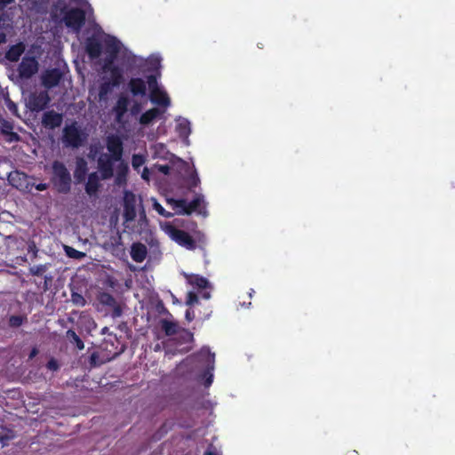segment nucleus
I'll list each match as a JSON object with an SVG mask.
<instances>
[{
  "instance_id": "nucleus-5",
  "label": "nucleus",
  "mask_w": 455,
  "mask_h": 455,
  "mask_svg": "<svg viewBox=\"0 0 455 455\" xmlns=\"http://www.w3.org/2000/svg\"><path fill=\"white\" fill-rule=\"evenodd\" d=\"M63 20L68 28L79 30L85 23V12L81 8H71L64 14Z\"/></svg>"
},
{
  "instance_id": "nucleus-50",
  "label": "nucleus",
  "mask_w": 455,
  "mask_h": 455,
  "mask_svg": "<svg viewBox=\"0 0 455 455\" xmlns=\"http://www.w3.org/2000/svg\"><path fill=\"white\" fill-rule=\"evenodd\" d=\"M8 108L11 111H16L17 110L16 105L13 102H12V101L10 103H8Z\"/></svg>"
},
{
  "instance_id": "nucleus-55",
  "label": "nucleus",
  "mask_w": 455,
  "mask_h": 455,
  "mask_svg": "<svg viewBox=\"0 0 455 455\" xmlns=\"http://www.w3.org/2000/svg\"><path fill=\"white\" fill-rule=\"evenodd\" d=\"M346 455H359L356 451H349L346 453Z\"/></svg>"
},
{
  "instance_id": "nucleus-37",
  "label": "nucleus",
  "mask_w": 455,
  "mask_h": 455,
  "mask_svg": "<svg viewBox=\"0 0 455 455\" xmlns=\"http://www.w3.org/2000/svg\"><path fill=\"white\" fill-rule=\"evenodd\" d=\"M26 319L27 318L22 315H11L9 318V325L12 328H18L22 325Z\"/></svg>"
},
{
  "instance_id": "nucleus-14",
  "label": "nucleus",
  "mask_w": 455,
  "mask_h": 455,
  "mask_svg": "<svg viewBox=\"0 0 455 455\" xmlns=\"http://www.w3.org/2000/svg\"><path fill=\"white\" fill-rule=\"evenodd\" d=\"M131 103V100L127 95L121 94L113 107V112L115 114V120L117 123H122L124 121V116L128 111V107Z\"/></svg>"
},
{
  "instance_id": "nucleus-9",
  "label": "nucleus",
  "mask_w": 455,
  "mask_h": 455,
  "mask_svg": "<svg viewBox=\"0 0 455 455\" xmlns=\"http://www.w3.org/2000/svg\"><path fill=\"white\" fill-rule=\"evenodd\" d=\"M38 71V62L35 57L25 56L18 67L19 76L29 79Z\"/></svg>"
},
{
  "instance_id": "nucleus-46",
  "label": "nucleus",
  "mask_w": 455,
  "mask_h": 455,
  "mask_svg": "<svg viewBox=\"0 0 455 455\" xmlns=\"http://www.w3.org/2000/svg\"><path fill=\"white\" fill-rule=\"evenodd\" d=\"M98 358V355L96 353H92L90 356V363L91 364H95V361Z\"/></svg>"
},
{
  "instance_id": "nucleus-56",
  "label": "nucleus",
  "mask_w": 455,
  "mask_h": 455,
  "mask_svg": "<svg viewBox=\"0 0 455 455\" xmlns=\"http://www.w3.org/2000/svg\"><path fill=\"white\" fill-rule=\"evenodd\" d=\"M210 296H211V295H210V292H208V291H206V292H204V293L203 294V298H204V299H208L210 298Z\"/></svg>"
},
{
  "instance_id": "nucleus-35",
  "label": "nucleus",
  "mask_w": 455,
  "mask_h": 455,
  "mask_svg": "<svg viewBox=\"0 0 455 455\" xmlns=\"http://www.w3.org/2000/svg\"><path fill=\"white\" fill-rule=\"evenodd\" d=\"M145 157L140 154H134L132 158V165L133 169L140 172V168L145 164Z\"/></svg>"
},
{
  "instance_id": "nucleus-57",
  "label": "nucleus",
  "mask_w": 455,
  "mask_h": 455,
  "mask_svg": "<svg viewBox=\"0 0 455 455\" xmlns=\"http://www.w3.org/2000/svg\"><path fill=\"white\" fill-rule=\"evenodd\" d=\"M168 170H169V167H168V166H163V167H162V171H163L164 173H168Z\"/></svg>"
},
{
  "instance_id": "nucleus-33",
  "label": "nucleus",
  "mask_w": 455,
  "mask_h": 455,
  "mask_svg": "<svg viewBox=\"0 0 455 455\" xmlns=\"http://www.w3.org/2000/svg\"><path fill=\"white\" fill-rule=\"evenodd\" d=\"M148 226V220L146 216L145 211L142 209V211L140 212V218L138 220V226L135 228H132V233H142L146 229Z\"/></svg>"
},
{
  "instance_id": "nucleus-34",
  "label": "nucleus",
  "mask_w": 455,
  "mask_h": 455,
  "mask_svg": "<svg viewBox=\"0 0 455 455\" xmlns=\"http://www.w3.org/2000/svg\"><path fill=\"white\" fill-rule=\"evenodd\" d=\"M179 135L182 138H187L191 132L190 124L188 120L180 121L176 127Z\"/></svg>"
},
{
  "instance_id": "nucleus-59",
  "label": "nucleus",
  "mask_w": 455,
  "mask_h": 455,
  "mask_svg": "<svg viewBox=\"0 0 455 455\" xmlns=\"http://www.w3.org/2000/svg\"><path fill=\"white\" fill-rule=\"evenodd\" d=\"M2 120H4L3 115L0 113V123L2 122Z\"/></svg>"
},
{
  "instance_id": "nucleus-3",
  "label": "nucleus",
  "mask_w": 455,
  "mask_h": 455,
  "mask_svg": "<svg viewBox=\"0 0 455 455\" xmlns=\"http://www.w3.org/2000/svg\"><path fill=\"white\" fill-rule=\"evenodd\" d=\"M86 135L83 132L76 122L68 124L63 129L62 142L66 147L78 148L84 140Z\"/></svg>"
},
{
  "instance_id": "nucleus-54",
  "label": "nucleus",
  "mask_w": 455,
  "mask_h": 455,
  "mask_svg": "<svg viewBox=\"0 0 455 455\" xmlns=\"http://www.w3.org/2000/svg\"><path fill=\"white\" fill-rule=\"evenodd\" d=\"M101 333H102V334L109 333V328H108V327H104V328H102V330H101Z\"/></svg>"
},
{
  "instance_id": "nucleus-27",
  "label": "nucleus",
  "mask_w": 455,
  "mask_h": 455,
  "mask_svg": "<svg viewBox=\"0 0 455 455\" xmlns=\"http://www.w3.org/2000/svg\"><path fill=\"white\" fill-rule=\"evenodd\" d=\"M106 49L107 52L111 55V60L116 58L120 50L119 42L116 37L111 36L106 41ZM109 62H112V60Z\"/></svg>"
},
{
  "instance_id": "nucleus-2",
  "label": "nucleus",
  "mask_w": 455,
  "mask_h": 455,
  "mask_svg": "<svg viewBox=\"0 0 455 455\" xmlns=\"http://www.w3.org/2000/svg\"><path fill=\"white\" fill-rule=\"evenodd\" d=\"M51 182L60 193L67 194L71 189L72 179L70 172L66 165L59 160H55L52 164Z\"/></svg>"
},
{
  "instance_id": "nucleus-39",
  "label": "nucleus",
  "mask_w": 455,
  "mask_h": 455,
  "mask_svg": "<svg viewBox=\"0 0 455 455\" xmlns=\"http://www.w3.org/2000/svg\"><path fill=\"white\" fill-rule=\"evenodd\" d=\"M199 302L198 296L194 291H188L186 299V305L192 307Z\"/></svg>"
},
{
  "instance_id": "nucleus-15",
  "label": "nucleus",
  "mask_w": 455,
  "mask_h": 455,
  "mask_svg": "<svg viewBox=\"0 0 455 455\" xmlns=\"http://www.w3.org/2000/svg\"><path fill=\"white\" fill-rule=\"evenodd\" d=\"M63 121V116L54 110H49L44 113L42 124L46 129L54 130L60 127Z\"/></svg>"
},
{
  "instance_id": "nucleus-26",
  "label": "nucleus",
  "mask_w": 455,
  "mask_h": 455,
  "mask_svg": "<svg viewBox=\"0 0 455 455\" xmlns=\"http://www.w3.org/2000/svg\"><path fill=\"white\" fill-rule=\"evenodd\" d=\"M164 110H160L157 108H153L144 112L140 117V124L142 125H148L155 119L160 117Z\"/></svg>"
},
{
  "instance_id": "nucleus-53",
  "label": "nucleus",
  "mask_w": 455,
  "mask_h": 455,
  "mask_svg": "<svg viewBox=\"0 0 455 455\" xmlns=\"http://www.w3.org/2000/svg\"><path fill=\"white\" fill-rule=\"evenodd\" d=\"M36 188H37L38 190H44V189H46V184H42V183H41V184H39V185L36 187Z\"/></svg>"
},
{
  "instance_id": "nucleus-23",
  "label": "nucleus",
  "mask_w": 455,
  "mask_h": 455,
  "mask_svg": "<svg viewBox=\"0 0 455 455\" xmlns=\"http://www.w3.org/2000/svg\"><path fill=\"white\" fill-rule=\"evenodd\" d=\"M25 44L20 42L12 45L5 52V59L11 62H17L25 52Z\"/></svg>"
},
{
  "instance_id": "nucleus-38",
  "label": "nucleus",
  "mask_w": 455,
  "mask_h": 455,
  "mask_svg": "<svg viewBox=\"0 0 455 455\" xmlns=\"http://www.w3.org/2000/svg\"><path fill=\"white\" fill-rule=\"evenodd\" d=\"M47 270L46 265H36L29 268V273L32 275H42Z\"/></svg>"
},
{
  "instance_id": "nucleus-19",
  "label": "nucleus",
  "mask_w": 455,
  "mask_h": 455,
  "mask_svg": "<svg viewBox=\"0 0 455 455\" xmlns=\"http://www.w3.org/2000/svg\"><path fill=\"white\" fill-rule=\"evenodd\" d=\"M129 172L128 164L121 160L116 166L115 184L118 187L125 186L127 183V175Z\"/></svg>"
},
{
  "instance_id": "nucleus-24",
  "label": "nucleus",
  "mask_w": 455,
  "mask_h": 455,
  "mask_svg": "<svg viewBox=\"0 0 455 455\" xmlns=\"http://www.w3.org/2000/svg\"><path fill=\"white\" fill-rule=\"evenodd\" d=\"M184 277L188 284L197 289H205L209 286V281L197 274H184Z\"/></svg>"
},
{
  "instance_id": "nucleus-58",
  "label": "nucleus",
  "mask_w": 455,
  "mask_h": 455,
  "mask_svg": "<svg viewBox=\"0 0 455 455\" xmlns=\"http://www.w3.org/2000/svg\"><path fill=\"white\" fill-rule=\"evenodd\" d=\"M204 455H216V454L214 452H212V451H207L204 452Z\"/></svg>"
},
{
  "instance_id": "nucleus-32",
  "label": "nucleus",
  "mask_w": 455,
  "mask_h": 455,
  "mask_svg": "<svg viewBox=\"0 0 455 455\" xmlns=\"http://www.w3.org/2000/svg\"><path fill=\"white\" fill-rule=\"evenodd\" d=\"M162 329L167 336H172L178 332V324L168 320H163Z\"/></svg>"
},
{
  "instance_id": "nucleus-40",
  "label": "nucleus",
  "mask_w": 455,
  "mask_h": 455,
  "mask_svg": "<svg viewBox=\"0 0 455 455\" xmlns=\"http://www.w3.org/2000/svg\"><path fill=\"white\" fill-rule=\"evenodd\" d=\"M66 252L69 257L74 259H81L84 256V252H81L71 247H66Z\"/></svg>"
},
{
  "instance_id": "nucleus-7",
  "label": "nucleus",
  "mask_w": 455,
  "mask_h": 455,
  "mask_svg": "<svg viewBox=\"0 0 455 455\" xmlns=\"http://www.w3.org/2000/svg\"><path fill=\"white\" fill-rule=\"evenodd\" d=\"M197 360L199 362H204L207 364L208 370L204 372L203 376L205 378L204 385L205 387L211 386L212 383L213 376L210 373V370H213L215 355L212 353L209 347H202L201 350L196 355Z\"/></svg>"
},
{
  "instance_id": "nucleus-47",
  "label": "nucleus",
  "mask_w": 455,
  "mask_h": 455,
  "mask_svg": "<svg viewBox=\"0 0 455 455\" xmlns=\"http://www.w3.org/2000/svg\"><path fill=\"white\" fill-rule=\"evenodd\" d=\"M38 353V350L36 347H34L32 348V350L30 351V354H29V358L32 359L34 358Z\"/></svg>"
},
{
  "instance_id": "nucleus-10",
  "label": "nucleus",
  "mask_w": 455,
  "mask_h": 455,
  "mask_svg": "<svg viewBox=\"0 0 455 455\" xmlns=\"http://www.w3.org/2000/svg\"><path fill=\"white\" fill-rule=\"evenodd\" d=\"M146 84L148 85V88L150 90V100L152 103L156 104L158 106H163L164 108L170 106V98H165L164 95H162L161 100H158L156 98V93L159 92L160 89L157 84V78L155 75L148 76Z\"/></svg>"
},
{
  "instance_id": "nucleus-48",
  "label": "nucleus",
  "mask_w": 455,
  "mask_h": 455,
  "mask_svg": "<svg viewBox=\"0 0 455 455\" xmlns=\"http://www.w3.org/2000/svg\"><path fill=\"white\" fill-rule=\"evenodd\" d=\"M162 95H164V97H165V98H169V97H168V95H167V93H166L165 92H164V91H162V90H159V92H158V93H156V98H157L158 100H161V99H162Z\"/></svg>"
},
{
  "instance_id": "nucleus-29",
  "label": "nucleus",
  "mask_w": 455,
  "mask_h": 455,
  "mask_svg": "<svg viewBox=\"0 0 455 455\" xmlns=\"http://www.w3.org/2000/svg\"><path fill=\"white\" fill-rule=\"evenodd\" d=\"M66 337L70 343L74 344L78 350L84 348V343L75 331L69 329L66 331Z\"/></svg>"
},
{
  "instance_id": "nucleus-1",
  "label": "nucleus",
  "mask_w": 455,
  "mask_h": 455,
  "mask_svg": "<svg viewBox=\"0 0 455 455\" xmlns=\"http://www.w3.org/2000/svg\"><path fill=\"white\" fill-rule=\"evenodd\" d=\"M169 208L172 211H166L158 201H154V209L162 216L165 218L172 217L173 215H190L193 212L201 213L203 203L205 201H166Z\"/></svg>"
},
{
  "instance_id": "nucleus-8",
  "label": "nucleus",
  "mask_w": 455,
  "mask_h": 455,
  "mask_svg": "<svg viewBox=\"0 0 455 455\" xmlns=\"http://www.w3.org/2000/svg\"><path fill=\"white\" fill-rule=\"evenodd\" d=\"M170 235L172 239L179 245L185 247L188 250H195L196 248V243L188 232L183 229L172 228L170 231Z\"/></svg>"
},
{
  "instance_id": "nucleus-28",
  "label": "nucleus",
  "mask_w": 455,
  "mask_h": 455,
  "mask_svg": "<svg viewBox=\"0 0 455 455\" xmlns=\"http://www.w3.org/2000/svg\"><path fill=\"white\" fill-rule=\"evenodd\" d=\"M109 70H110V80L108 82H110L112 84V85H114L115 87L119 86L124 79L122 70L116 66H113L112 68H109Z\"/></svg>"
},
{
  "instance_id": "nucleus-22",
  "label": "nucleus",
  "mask_w": 455,
  "mask_h": 455,
  "mask_svg": "<svg viewBox=\"0 0 455 455\" xmlns=\"http://www.w3.org/2000/svg\"><path fill=\"white\" fill-rule=\"evenodd\" d=\"M13 124L11 121L6 119L2 120L0 123V132L3 135L8 136V141L10 142H17L20 140V137L17 132L13 131Z\"/></svg>"
},
{
  "instance_id": "nucleus-45",
  "label": "nucleus",
  "mask_w": 455,
  "mask_h": 455,
  "mask_svg": "<svg viewBox=\"0 0 455 455\" xmlns=\"http://www.w3.org/2000/svg\"><path fill=\"white\" fill-rule=\"evenodd\" d=\"M6 35L4 32H0V45L6 42Z\"/></svg>"
},
{
  "instance_id": "nucleus-18",
  "label": "nucleus",
  "mask_w": 455,
  "mask_h": 455,
  "mask_svg": "<svg viewBox=\"0 0 455 455\" xmlns=\"http://www.w3.org/2000/svg\"><path fill=\"white\" fill-rule=\"evenodd\" d=\"M128 87L133 96H145L147 94V84L142 78H131Z\"/></svg>"
},
{
  "instance_id": "nucleus-16",
  "label": "nucleus",
  "mask_w": 455,
  "mask_h": 455,
  "mask_svg": "<svg viewBox=\"0 0 455 455\" xmlns=\"http://www.w3.org/2000/svg\"><path fill=\"white\" fill-rule=\"evenodd\" d=\"M62 76L59 68L48 69L42 76V84L46 89H52L60 84Z\"/></svg>"
},
{
  "instance_id": "nucleus-17",
  "label": "nucleus",
  "mask_w": 455,
  "mask_h": 455,
  "mask_svg": "<svg viewBox=\"0 0 455 455\" xmlns=\"http://www.w3.org/2000/svg\"><path fill=\"white\" fill-rule=\"evenodd\" d=\"M85 51L90 58L97 59L102 52V44L98 38L88 37L85 42Z\"/></svg>"
},
{
  "instance_id": "nucleus-43",
  "label": "nucleus",
  "mask_w": 455,
  "mask_h": 455,
  "mask_svg": "<svg viewBox=\"0 0 455 455\" xmlns=\"http://www.w3.org/2000/svg\"><path fill=\"white\" fill-rule=\"evenodd\" d=\"M185 317L188 322H191L195 318L194 311L191 309H188L185 314Z\"/></svg>"
},
{
  "instance_id": "nucleus-12",
  "label": "nucleus",
  "mask_w": 455,
  "mask_h": 455,
  "mask_svg": "<svg viewBox=\"0 0 455 455\" xmlns=\"http://www.w3.org/2000/svg\"><path fill=\"white\" fill-rule=\"evenodd\" d=\"M107 149L114 157V160H123L124 145L123 141L117 135H109L106 140Z\"/></svg>"
},
{
  "instance_id": "nucleus-52",
  "label": "nucleus",
  "mask_w": 455,
  "mask_h": 455,
  "mask_svg": "<svg viewBox=\"0 0 455 455\" xmlns=\"http://www.w3.org/2000/svg\"><path fill=\"white\" fill-rule=\"evenodd\" d=\"M52 280L51 277H47L45 276V280H44V291L48 290V282H50Z\"/></svg>"
},
{
  "instance_id": "nucleus-41",
  "label": "nucleus",
  "mask_w": 455,
  "mask_h": 455,
  "mask_svg": "<svg viewBox=\"0 0 455 455\" xmlns=\"http://www.w3.org/2000/svg\"><path fill=\"white\" fill-rule=\"evenodd\" d=\"M141 109H142L141 104L138 101H134L130 108V111H131L132 116H137L138 114L140 113Z\"/></svg>"
},
{
  "instance_id": "nucleus-36",
  "label": "nucleus",
  "mask_w": 455,
  "mask_h": 455,
  "mask_svg": "<svg viewBox=\"0 0 455 455\" xmlns=\"http://www.w3.org/2000/svg\"><path fill=\"white\" fill-rule=\"evenodd\" d=\"M71 301L74 305L79 307H84L86 304V299L84 297L82 294L75 291L71 293Z\"/></svg>"
},
{
  "instance_id": "nucleus-51",
  "label": "nucleus",
  "mask_w": 455,
  "mask_h": 455,
  "mask_svg": "<svg viewBox=\"0 0 455 455\" xmlns=\"http://www.w3.org/2000/svg\"><path fill=\"white\" fill-rule=\"evenodd\" d=\"M13 2V0H0V5L1 6H6L7 4Z\"/></svg>"
},
{
  "instance_id": "nucleus-42",
  "label": "nucleus",
  "mask_w": 455,
  "mask_h": 455,
  "mask_svg": "<svg viewBox=\"0 0 455 455\" xmlns=\"http://www.w3.org/2000/svg\"><path fill=\"white\" fill-rule=\"evenodd\" d=\"M47 369L51 371H57L60 368V364L56 359L51 358L46 364Z\"/></svg>"
},
{
  "instance_id": "nucleus-6",
  "label": "nucleus",
  "mask_w": 455,
  "mask_h": 455,
  "mask_svg": "<svg viewBox=\"0 0 455 455\" xmlns=\"http://www.w3.org/2000/svg\"><path fill=\"white\" fill-rule=\"evenodd\" d=\"M121 160H114L111 155L101 154L98 158V170L103 180L111 179L114 176V164Z\"/></svg>"
},
{
  "instance_id": "nucleus-30",
  "label": "nucleus",
  "mask_w": 455,
  "mask_h": 455,
  "mask_svg": "<svg viewBox=\"0 0 455 455\" xmlns=\"http://www.w3.org/2000/svg\"><path fill=\"white\" fill-rule=\"evenodd\" d=\"M86 172H87L86 163L83 159H81L77 163L76 168L75 172H74V176H75L76 180L78 183H80L83 180H84Z\"/></svg>"
},
{
  "instance_id": "nucleus-44",
  "label": "nucleus",
  "mask_w": 455,
  "mask_h": 455,
  "mask_svg": "<svg viewBox=\"0 0 455 455\" xmlns=\"http://www.w3.org/2000/svg\"><path fill=\"white\" fill-rule=\"evenodd\" d=\"M149 176H150V172H149L148 168V167H144V169L142 171V173H141V178L144 180H149Z\"/></svg>"
},
{
  "instance_id": "nucleus-49",
  "label": "nucleus",
  "mask_w": 455,
  "mask_h": 455,
  "mask_svg": "<svg viewBox=\"0 0 455 455\" xmlns=\"http://www.w3.org/2000/svg\"><path fill=\"white\" fill-rule=\"evenodd\" d=\"M122 199H124V200H126V199H135V196L133 194H132V193H126Z\"/></svg>"
},
{
  "instance_id": "nucleus-4",
  "label": "nucleus",
  "mask_w": 455,
  "mask_h": 455,
  "mask_svg": "<svg viewBox=\"0 0 455 455\" xmlns=\"http://www.w3.org/2000/svg\"><path fill=\"white\" fill-rule=\"evenodd\" d=\"M183 185L187 188V196H191L190 199H204V195L202 193L200 188V179L196 169H193L189 173L182 179Z\"/></svg>"
},
{
  "instance_id": "nucleus-31",
  "label": "nucleus",
  "mask_w": 455,
  "mask_h": 455,
  "mask_svg": "<svg viewBox=\"0 0 455 455\" xmlns=\"http://www.w3.org/2000/svg\"><path fill=\"white\" fill-rule=\"evenodd\" d=\"M114 87L115 86L108 81L101 83L99 87V100H107L108 94Z\"/></svg>"
},
{
  "instance_id": "nucleus-25",
  "label": "nucleus",
  "mask_w": 455,
  "mask_h": 455,
  "mask_svg": "<svg viewBox=\"0 0 455 455\" xmlns=\"http://www.w3.org/2000/svg\"><path fill=\"white\" fill-rule=\"evenodd\" d=\"M97 172H92L88 175L87 182L85 184V191L88 195L92 196L96 194L100 187V180Z\"/></svg>"
},
{
  "instance_id": "nucleus-21",
  "label": "nucleus",
  "mask_w": 455,
  "mask_h": 455,
  "mask_svg": "<svg viewBox=\"0 0 455 455\" xmlns=\"http://www.w3.org/2000/svg\"><path fill=\"white\" fill-rule=\"evenodd\" d=\"M148 254V250L145 244L141 243H134L131 247V257L138 263H141L145 260Z\"/></svg>"
},
{
  "instance_id": "nucleus-13",
  "label": "nucleus",
  "mask_w": 455,
  "mask_h": 455,
  "mask_svg": "<svg viewBox=\"0 0 455 455\" xmlns=\"http://www.w3.org/2000/svg\"><path fill=\"white\" fill-rule=\"evenodd\" d=\"M98 300L103 306L112 307V318H117L122 315V307L117 303V301L116 300L115 297L112 294L107 291L100 292L98 295Z\"/></svg>"
},
{
  "instance_id": "nucleus-20",
  "label": "nucleus",
  "mask_w": 455,
  "mask_h": 455,
  "mask_svg": "<svg viewBox=\"0 0 455 455\" xmlns=\"http://www.w3.org/2000/svg\"><path fill=\"white\" fill-rule=\"evenodd\" d=\"M136 202L137 201H124V224L126 228H130L129 223L133 221L136 217Z\"/></svg>"
},
{
  "instance_id": "nucleus-11",
  "label": "nucleus",
  "mask_w": 455,
  "mask_h": 455,
  "mask_svg": "<svg viewBox=\"0 0 455 455\" xmlns=\"http://www.w3.org/2000/svg\"><path fill=\"white\" fill-rule=\"evenodd\" d=\"M51 98L46 91L32 93L29 97L28 106L31 111L44 110L49 104Z\"/></svg>"
}]
</instances>
